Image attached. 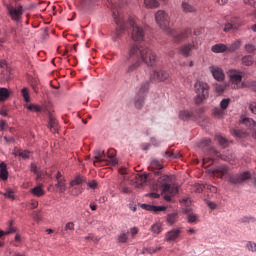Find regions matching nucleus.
Listing matches in <instances>:
<instances>
[{"mask_svg": "<svg viewBox=\"0 0 256 256\" xmlns=\"http://www.w3.org/2000/svg\"><path fill=\"white\" fill-rule=\"evenodd\" d=\"M182 9H183L184 13H195L197 11L195 6H192L191 4H189L187 2L182 3Z\"/></svg>", "mask_w": 256, "mask_h": 256, "instance_id": "nucleus-33", "label": "nucleus"}, {"mask_svg": "<svg viewBox=\"0 0 256 256\" xmlns=\"http://www.w3.org/2000/svg\"><path fill=\"white\" fill-rule=\"evenodd\" d=\"M207 205H208L209 208L212 209V210L217 209V204H216L215 202L208 201V202H207Z\"/></svg>", "mask_w": 256, "mask_h": 256, "instance_id": "nucleus-62", "label": "nucleus"}, {"mask_svg": "<svg viewBox=\"0 0 256 256\" xmlns=\"http://www.w3.org/2000/svg\"><path fill=\"white\" fill-rule=\"evenodd\" d=\"M141 207L146 211H153L154 213H157L159 211H165L167 209V207L165 206H153L149 204H142Z\"/></svg>", "mask_w": 256, "mask_h": 256, "instance_id": "nucleus-20", "label": "nucleus"}, {"mask_svg": "<svg viewBox=\"0 0 256 256\" xmlns=\"http://www.w3.org/2000/svg\"><path fill=\"white\" fill-rule=\"evenodd\" d=\"M203 189H205V185H201V184L196 185L197 193H201V191H203Z\"/></svg>", "mask_w": 256, "mask_h": 256, "instance_id": "nucleus-64", "label": "nucleus"}, {"mask_svg": "<svg viewBox=\"0 0 256 256\" xmlns=\"http://www.w3.org/2000/svg\"><path fill=\"white\" fill-rule=\"evenodd\" d=\"M28 111H34V113H41L42 108L39 105H35V104H30L28 106H26Z\"/></svg>", "mask_w": 256, "mask_h": 256, "instance_id": "nucleus-44", "label": "nucleus"}, {"mask_svg": "<svg viewBox=\"0 0 256 256\" xmlns=\"http://www.w3.org/2000/svg\"><path fill=\"white\" fill-rule=\"evenodd\" d=\"M151 231H152V233H156L157 235H159V233H161L163 231L161 223H156V224L152 225Z\"/></svg>", "mask_w": 256, "mask_h": 256, "instance_id": "nucleus-43", "label": "nucleus"}, {"mask_svg": "<svg viewBox=\"0 0 256 256\" xmlns=\"http://www.w3.org/2000/svg\"><path fill=\"white\" fill-rule=\"evenodd\" d=\"M249 109H250L251 113H253L254 115H256V102H252V103L249 105Z\"/></svg>", "mask_w": 256, "mask_h": 256, "instance_id": "nucleus-59", "label": "nucleus"}, {"mask_svg": "<svg viewBox=\"0 0 256 256\" xmlns=\"http://www.w3.org/2000/svg\"><path fill=\"white\" fill-rule=\"evenodd\" d=\"M229 103H231V99H229V98L223 99L220 102L221 109H223V111H225V109H227L229 107Z\"/></svg>", "mask_w": 256, "mask_h": 256, "instance_id": "nucleus-52", "label": "nucleus"}, {"mask_svg": "<svg viewBox=\"0 0 256 256\" xmlns=\"http://www.w3.org/2000/svg\"><path fill=\"white\" fill-rule=\"evenodd\" d=\"M223 110L222 109H220V108H214L213 109V115L215 116V117H223Z\"/></svg>", "mask_w": 256, "mask_h": 256, "instance_id": "nucleus-55", "label": "nucleus"}, {"mask_svg": "<svg viewBox=\"0 0 256 256\" xmlns=\"http://www.w3.org/2000/svg\"><path fill=\"white\" fill-rule=\"evenodd\" d=\"M188 223H199V215L195 213L188 214Z\"/></svg>", "mask_w": 256, "mask_h": 256, "instance_id": "nucleus-46", "label": "nucleus"}, {"mask_svg": "<svg viewBox=\"0 0 256 256\" xmlns=\"http://www.w3.org/2000/svg\"><path fill=\"white\" fill-rule=\"evenodd\" d=\"M130 233H131L132 237H135V235H137V233H139V229L137 227H133L130 229Z\"/></svg>", "mask_w": 256, "mask_h": 256, "instance_id": "nucleus-61", "label": "nucleus"}, {"mask_svg": "<svg viewBox=\"0 0 256 256\" xmlns=\"http://www.w3.org/2000/svg\"><path fill=\"white\" fill-rule=\"evenodd\" d=\"M31 193L36 197H43V195H45V190H43L41 186H36L31 189Z\"/></svg>", "mask_w": 256, "mask_h": 256, "instance_id": "nucleus-34", "label": "nucleus"}, {"mask_svg": "<svg viewBox=\"0 0 256 256\" xmlns=\"http://www.w3.org/2000/svg\"><path fill=\"white\" fill-rule=\"evenodd\" d=\"M4 197H7L8 199H15V195H13V191L8 190L4 193Z\"/></svg>", "mask_w": 256, "mask_h": 256, "instance_id": "nucleus-58", "label": "nucleus"}, {"mask_svg": "<svg viewBox=\"0 0 256 256\" xmlns=\"http://www.w3.org/2000/svg\"><path fill=\"white\" fill-rule=\"evenodd\" d=\"M229 179V183H231L232 185H240V183H243L249 179H251V173L249 172H243L240 174H233V175H228Z\"/></svg>", "mask_w": 256, "mask_h": 256, "instance_id": "nucleus-9", "label": "nucleus"}, {"mask_svg": "<svg viewBox=\"0 0 256 256\" xmlns=\"http://www.w3.org/2000/svg\"><path fill=\"white\" fill-rule=\"evenodd\" d=\"M144 103H145V96H143V95H141V96L136 95L135 102H134V105H135L136 109H142Z\"/></svg>", "mask_w": 256, "mask_h": 256, "instance_id": "nucleus-32", "label": "nucleus"}, {"mask_svg": "<svg viewBox=\"0 0 256 256\" xmlns=\"http://www.w3.org/2000/svg\"><path fill=\"white\" fill-rule=\"evenodd\" d=\"M88 187H90V189H97V181L92 180L88 183Z\"/></svg>", "mask_w": 256, "mask_h": 256, "instance_id": "nucleus-60", "label": "nucleus"}, {"mask_svg": "<svg viewBox=\"0 0 256 256\" xmlns=\"http://www.w3.org/2000/svg\"><path fill=\"white\" fill-rule=\"evenodd\" d=\"M136 187H143L147 183L146 174H136L134 175Z\"/></svg>", "mask_w": 256, "mask_h": 256, "instance_id": "nucleus-19", "label": "nucleus"}, {"mask_svg": "<svg viewBox=\"0 0 256 256\" xmlns=\"http://www.w3.org/2000/svg\"><path fill=\"white\" fill-rule=\"evenodd\" d=\"M159 5V0H144L146 9H157Z\"/></svg>", "mask_w": 256, "mask_h": 256, "instance_id": "nucleus-27", "label": "nucleus"}, {"mask_svg": "<svg viewBox=\"0 0 256 256\" xmlns=\"http://www.w3.org/2000/svg\"><path fill=\"white\" fill-rule=\"evenodd\" d=\"M232 29H237V26L233 25L232 23H226L224 28H223V31L225 33H229V31H232Z\"/></svg>", "mask_w": 256, "mask_h": 256, "instance_id": "nucleus-53", "label": "nucleus"}, {"mask_svg": "<svg viewBox=\"0 0 256 256\" xmlns=\"http://www.w3.org/2000/svg\"><path fill=\"white\" fill-rule=\"evenodd\" d=\"M65 231H75V224L73 222H68L65 227Z\"/></svg>", "mask_w": 256, "mask_h": 256, "instance_id": "nucleus-54", "label": "nucleus"}, {"mask_svg": "<svg viewBox=\"0 0 256 256\" xmlns=\"http://www.w3.org/2000/svg\"><path fill=\"white\" fill-rule=\"evenodd\" d=\"M83 183V177L77 176L74 180L70 182L71 187H75V185H81Z\"/></svg>", "mask_w": 256, "mask_h": 256, "instance_id": "nucleus-50", "label": "nucleus"}, {"mask_svg": "<svg viewBox=\"0 0 256 256\" xmlns=\"http://www.w3.org/2000/svg\"><path fill=\"white\" fill-rule=\"evenodd\" d=\"M135 58L137 60L125 68L126 75H131V73L137 71L141 67V61L148 65V67H155V65H157V55L145 46H138L134 44L130 47L128 59Z\"/></svg>", "mask_w": 256, "mask_h": 256, "instance_id": "nucleus-2", "label": "nucleus"}, {"mask_svg": "<svg viewBox=\"0 0 256 256\" xmlns=\"http://www.w3.org/2000/svg\"><path fill=\"white\" fill-rule=\"evenodd\" d=\"M231 135H233V137H236V139H245V137H247V132L239 129H234L231 130Z\"/></svg>", "mask_w": 256, "mask_h": 256, "instance_id": "nucleus-30", "label": "nucleus"}, {"mask_svg": "<svg viewBox=\"0 0 256 256\" xmlns=\"http://www.w3.org/2000/svg\"><path fill=\"white\" fill-rule=\"evenodd\" d=\"M94 159V165H97V163H107L108 161L105 151L103 150H96Z\"/></svg>", "mask_w": 256, "mask_h": 256, "instance_id": "nucleus-18", "label": "nucleus"}, {"mask_svg": "<svg viewBox=\"0 0 256 256\" xmlns=\"http://www.w3.org/2000/svg\"><path fill=\"white\" fill-rule=\"evenodd\" d=\"M149 85H150L149 81L142 83L137 95L139 97H141V95H143V97H145V95H147V92L149 91Z\"/></svg>", "mask_w": 256, "mask_h": 256, "instance_id": "nucleus-28", "label": "nucleus"}, {"mask_svg": "<svg viewBox=\"0 0 256 256\" xmlns=\"http://www.w3.org/2000/svg\"><path fill=\"white\" fill-rule=\"evenodd\" d=\"M129 241V231L122 232L118 235V243H127Z\"/></svg>", "mask_w": 256, "mask_h": 256, "instance_id": "nucleus-39", "label": "nucleus"}, {"mask_svg": "<svg viewBox=\"0 0 256 256\" xmlns=\"http://www.w3.org/2000/svg\"><path fill=\"white\" fill-rule=\"evenodd\" d=\"M8 127L9 125L7 124V121L5 120L0 121V131H6Z\"/></svg>", "mask_w": 256, "mask_h": 256, "instance_id": "nucleus-56", "label": "nucleus"}, {"mask_svg": "<svg viewBox=\"0 0 256 256\" xmlns=\"http://www.w3.org/2000/svg\"><path fill=\"white\" fill-rule=\"evenodd\" d=\"M151 168L155 175H159L161 169H163V164L159 160H153L151 162Z\"/></svg>", "mask_w": 256, "mask_h": 256, "instance_id": "nucleus-23", "label": "nucleus"}, {"mask_svg": "<svg viewBox=\"0 0 256 256\" xmlns=\"http://www.w3.org/2000/svg\"><path fill=\"white\" fill-rule=\"evenodd\" d=\"M242 124L245 125L246 127H248L249 129H253V127L256 126L255 120H253L251 118L242 119Z\"/></svg>", "mask_w": 256, "mask_h": 256, "instance_id": "nucleus-37", "label": "nucleus"}, {"mask_svg": "<svg viewBox=\"0 0 256 256\" xmlns=\"http://www.w3.org/2000/svg\"><path fill=\"white\" fill-rule=\"evenodd\" d=\"M0 179L3 181L9 179V172L7 171V164L5 162L0 163Z\"/></svg>", "mask_w": 256, "mask_h": 256, "instance_id": "nucleus-22", "label": "nucleus"}, {"mask_svg": "<svg viewBox=\"0 0 256 256\" xmlns=\"http://www.w3.org/2000/svg\"><path fill=\"white\" fill-rule=\"evenodd\" d=\"M210 73L213 75L216 81H224L225 80V73H223V69L218 66H210L209 67Z\"/></svg>", "mask_w": 256, "mask_h": 256, "instance_id": "nucleus-14", "label": "nucleus"}, {"mask_svg": "<svg viewBox=\"0 0 256 256\" xmlns=\"http://www.w3.org/2000/svg\"><path fill=\"white\" fill-rule=\"evenodd\" d=\"M211 51L213 53H227V45L221 43L216 44L212 46Z\"/></svg>", "mask_w": 256, "mask_h": 256, "instance_id": "nucleus-24", "label": "nucleus"}, {"mask_svg": "<svg viewBox=\"0 0 256 256\" xmlns=\"http://www.w3.org/2000/svg\"><path fill=\"white\" fill-rule=\"evenodd\" d=\"M181 205L182 207H185L184 210L186 213H189V211H191V208L189 207V205H191V200H189V198L183 199L181 201Z\"/></svg>", "mask_w": 256, "mask_h": 256, "instance_id": "nucleus-45", "label": "nucleus"}, {"mask_svg": "<svg viewBox=\"0 0 256 256\" xmlns=\"http://www.w3.org/2000/svg\"><path fill=\"white\" fill-rule=\"evenodd\" d=\"M195 44H184L180 47L179 53L183 57H191V51H193Z\"/></svg>", "mask_w": 256, "mask_h": 256, "instance_id": "nucleus-17", "label": "nucleus"}, {"mask_svg": "<svg viewBox=\"0 0 256 256\" xmlns=\"http://www.w3.org/2000/svg\"><path fill=\"white\" fill-rule=\"evenodd\" d=\"M155 21L157 25H159L160 29H163L164 31H169V15L164 10H158L155 13Z\"/></svg>", "mask_w": 256, "mask_h": 256, "instance_id": "nucleus-7", "label": "nucleus"}, {"mask_svg": "<svg viewBox=\"0 0 256 256\" xmlns=\"http://www.w3.org/2000/svg\"><path fill=\"white\" fill-rule=\"evenodd\" d=\"M112 17L117 25L116 31L112 36L113 41L121 39L123 33H125L129 27L132 29L131 37L133 41H143V39H145V30L137 25L135 18H129L128 21H125V17L117 5L112 6Z\"/></svg>", "mask_w": 256, "mask_h": 256, "instance_id": "nucleus-1", "label": "nucleus"}, {"mask_svg": "<svg viewBox=\"0 0 256 256\" xmlns=\"http://www.w3.org/2000/svg\"><path fill=\"white\" fill-rule=\"evenodd\" d=\"M9 90L7 88H0V101H7L9 99Z\"/></svg>", "mask_w": 256, "mask_h": 256, "instance_id": "nucleus-38", "label": "nucleus"}, {"mask_svg": "<svg viewBox=\"0 0 256 256\" xmlns=\"http://www.w3.org/2000/svg\"><path fill=\"white\" fill-rule=\"evenodd\" d=\"M211 175L213 177H217L218 179H223L226 175H229V166L227 165H221L216 166L215 168H212L210 170Z\"/></svg>", "mask_w": 256, "mask_h": 256, "instance_id": "nucleus-12", "label": "nucleus"}, {"mask_svg": "<svg viewBox=\"0 0 256 256\" xmlns=\"http://www.w3.org/2000/svg\"><path fill=\"white\" fill-rule=\"evenodd\" d=\"M225 89H227V85L225 84H216L215 85V91L216 93H224Z\"/></svg>", "mask_w": 256, "mask_h": 256, "instance_id": "nucleus-51", "label": "nucleus"}, {"mask_svg": "<svg viewBox=\"0 0 256 256\" xmlns=\"http://www.w3.org/2000/svg\"><path fill=\"white\" fill-rule=\"evenodd\" d=\"M7 11H8V15H9L10 19H12V21H21V19L23 17V6L8 5Z\"/></svg>", "mask_w": 256, "mask_h": 256, "instance_id": "nucleus-8", "label": "nucleus"}, {"mask_svg": "<svg viewBox=\"0 0 256 256\" xmlns=\"http://www.w3.org/2000/svg\"><path fill=\"white\" fill-rule=\"evenodd\" d=\"M245 49L247 53H253L255 51V46L253 44H246Z\"/></svg>", "mask_w": 256, "mask_h": 256, "instance_id": "nucleus-57", "label": "nucleus"}, {"mask_svg": "<svg viewBox=\"0 0 256 256\" xmlns=\"http://www.w3.org/2000/svg\"><path fill=\"white\" fill-rule=\"evenodd\" d=\"M167 81L169 79V73L165 70L154 71L153 74L150 75V81Z\"/></svg>", "mask_w": 256, "mask_h": 256, "instance_id": "nucleus-15", "label": "nucleus"}, {"mask_svg": "<svg viewBox=\"0 0 256 256\" xmlns=\"http://www.w3.org/2000/svg\"><path fill=\"white\" fill-rule=\"evenodd\" d=\"M203 113V108L195 110V112H189L187 110L180 111L179 118L182 121H187L188 119H201V114Z\"/></svg>", "mask_w": 256, "mask_h": 256, "instance_id": "nucleus-11", "label": "nucleus"}, {"mask_svg": "<svg viewBox=\"0 0 256 256\" xmlns=\"http://www.w3.org/2000/svg\"><path fill=\"white\" fill-rule=\"evenodd\" d=\"M78 3L81 5V7H91L93 3H95V0H78Z\"/></svg>", "mask_w": 256, "mask_h": 256, "instance_id": "nucleus-48", "label": "nucleus"}, {"mask_svg": "<svg viewBox=\"0 0 256 256\" xmlns=\"http://www.w3.org/2000/svg\"><path fill=\"white\" fill-rule=\"evenodd\" d=\"M254 61H253V56L248 55V56H244L242 58V64L245 65V67H251V65H253Z\"/></svg>", "mask_w": 256, "mask_h": 256, "instance_id": "nucleus-40", "label": "nucleus"}, {"mask_svg": "<svg viewBox=\"0 0 256 256\" xmlns=\"http://www.w3.org/2000/svg\"><path fill=\"white\" fill-rule=\"evenodd\" d=\"M210 145H211V139L204 138L199 142L198 147H200V149H205V147H210Z\"/></svg>", "mask_w": 256, "mask_h": 256, "instance_id": "nucleus-42", "label": "nucleus"}, {"mask_svg": "<svg viewBox=\"0 0 256 256\" xmlns=\"http://www.w3.org/2000/svg\"><path fill=\"white\" fill-rule=\"evenodd\" d=\"M181 228H174L168 231L165 235V241L172 243V241H177L181 235Z\"/></svg>", "mask_w": 256, "mask_h": 256, "instance_id": "nucleus-13", "label": "nucleus"}, {"mask_svg": "<svg viewBox=\"0 0 256 256\" xmlns=\"http://www.w3.org/2000/svg\"><path fill=\"white\" fill-rule=\"evenodd\" d=\"M33 218L35 221H41V214L39 212H33Z\"/></svg>", "mask_w": 256, "mask_h": 256, "instance_id": "nucleus-63", "label": "nucleus"}, {"mask_svg": "<svg viewBox=\"0 0 256 256\" xmlns=\"http://www.w3.org/2000/svg\"><path fill=\"white\" fill-rule=\"evenodd\" d=\"M215 139L219 143V145H221V147H227L229 145V140L223 137V135H216Z\"/></svg>", "mask_w": 256, "mask_h": 256, "instance_id": "nucleus-36", "label": "nucleus"}, {"mask_svg": "<svg viewBox=\"0 0 256 256\" xmlns=\"http://www.w3.org/2000/svg\"><path fill=\"white\" fill-rule=\"evenodd\" d=\"M215 159H222V161H230L231 159L225 155H221V153L215 148H209L208 153L206 157L203 158V164L204 165H213V161Z\"/></svg>", "mask_w": 256, "mask_h": 256, "instance_id": "nucleus-6", "label": "nucleus"}, {"mask_svg": "<svg viewBox=\"0 0 256 256\" xmlns=\"http://www.w3.org/2000/svg\"><path fill=\"white\" fill-rule=\"evenodd\" d=\"M194 91L196 96L194 97V103L196 105H201L205 99L209 98V84L203 81H197L194 84Z\"/></svg>", "mask_w": 256, "mask_h": 256, "instance_id": "nucleus-4", "label": "nucleus"}, {"mask_svg": "<svg viewBox=\"0 0 256 256\" xmlns=\"http://www.w3.org/2000/svg\"><path fill=\"white\" fill-rule=\"evenodd\" d=\"M243 75H245V73L241 70L232 69L228 71L232 89H241V87H243Z\"/></svg>", "mask_w": 256, "mask_h": 256, "instance_id": "nucleus-5", "label": "nucleus"}, {"mask_svg": "<svg viewBox=\"0 0 256 256\" xmlns=\"http://www.w3.org/2000/svg\"><path fill=\"white\" fill-rule=\"evenodd\" d=\"M165 157H167L168 159H181V153L179 151L169 149L165 152Z\"/></svg>", "mask_w": 256, "mask_h": 256, "instance_id": "nucleus-25", "label": "nucleus"}, {"mask_svg": "<svg viewBox=\"0 0 256 256\" xmlns=\"http://www.w3.org/2000/svg\"><path fill=\"white\" fill-rule=\"evenodd\" d=\"M246 249H248V251H251L252 253H256V243L253 241L247 242Z\"/></svg>", "mask_w": 256, "mask_h": 256, "instance_id": "nucleus-49", "label": "nucleus"}, {"mask_svg": "<svg viewBox=\"0 0 256 256\" xmlns=\"http://www.w3.org/2000/svg\"><path fill=\"white\" fill-rule=\"evenodd\" d=\"M31 153L27 150H24V151H21V150H17L15 152V156H19V157H22V159H29Z\"/></svg>", "mask_w": 256, "mask_h": 256, "instance_id": "nucleus-41", "label": "nucleus"}, {"mask_svg": "<svg viewBox=\"0 0 256 256\" xmlns=\"http://www.w3.org/2000/svg\"><path fill=\"white\" fill-rule=\"evenodd\" d=\"M158 183L161 185L162 188V195L165 201H171L172 197H175L177 195V192L179 191V188L177 186L171 184V177L167 175H162L158 179Z\"/></svg>", "mask_w": 256, "mask_h": 256, "instance_id": "nucleus-3", "label": "nucleus"}, {"mask_svg": "<svg viewBox=\"0 0 256 256\" xmlns=\"http://www.w3.org/2000/svg\"><path fill=\"white\" fill-rule=\"evenodd\" d=\"M55 187L56 189H58L59 193H65V191H67V185L65 184V179L57 180Z\"/></svg>", "mask_w": 256, "mask_h": 256, "instance_id": "nucleus-31", "label": "nucleus"}, {"mask_svg": "<svg viewBox=\"0 0 256 256\" xmlns=\"http://www.w3.org/2000/svg\"><path fill=\"white\" fill-rule=\"evenodd\" d=\"M48 127H49L50 131H52V133H57V131L59 129V123L57 122L55 117H53V115L49 116Z\"/></svg>", "mask_w": 256, "mask_h": 256, "instance_id": "nucleus-21", "label": "nucleus"}, {"mask_svg": "<svg viewBox=\"0 0 256 256\" xmlns=\"http://www.w3.org/2000/svg\"><path fill=\"white\" fill-rule=\"evenodd\" d=\"M116 156H117V152L115 151V149L113 148L108 149L107 157L109 160H107V164L111 165L112 167H115V165H117L118 163L117 158H115Z\"/></svg>", "mask_w": 256, "mask_h": 256, "instance_id": "nucleus-16", "label": "nucleus"}, {"mask_svg": "<svg viewBox=\"0 0 256 256\" xmlns=\"http://www.w3.org/2000/svg\"><path fill=\"white\" fill-rule=\"evenodd\" d=\"M177 219H179V214L177 212L170 213L166 217L168 225H175V223H177Z\"/></svg>", "mask_w": 256, "mask_h": 256, "instance_id": "nucleus-26", "label": "nucleus"}, {"mask_svg": "<svg viewBox=\"0 0 256 256\" xmlns=\"http://www.w3.org/2000/svg\"><path fill=\"white\" fill-rule=\"evenodd\" d=\"M31 171H32V173L36 174L37 179L40 181H41V179H43V177H45V174H43V172L39 171V168H37V165H35V164H31Z\"/></svg>", "mask_w": 256, "mask_h": 256, "instance_id": "nucleus-35", "label": "nucleus"}, {"mask_svg": "<svg viewBox=\"0 0 256 256\" xmlns=\"http://www.w3.org/2000/svg\"><path fill=\"white\" fill-rule=\"evenodd\" d=\"M168 33L169 35H171V37H173L174 43H181V41H185V39H187L189 35H191L189 29L182 31L168 29Z\"/></svg>", "mask_w": 256, "mask_h": 256, "instance_id": "nucleus-10", "label": "nucleus"}, {"mask_svg": "<svg viewBox=\"0 0 256 256\" xmlns=\"http://www.w3.org/2000/svg\"><path fill=\"white\" fill-rule=\"evenodd\" d=\"M239 47H241V40H236L227 46V53H235Z\"/></svg>", "mask_w": 256, "mask_h": 256, "instance_id": "nucleus-29", "label": "nucleus"}, {"mask_svg": "<svg viewBox=\"0 0 256 256\" xmlns=\"http://www.w3.org/2000/svg\"><path fill=\"white\" fill-rule=\"evenodd\" d=\"M21 93L24 98V101H26V103H29L31 101V97L29 96V89L23 88Z\"/></svg>", "mask_w": 256, "mask_h": 256, "instance_id": "nucleus-47", "label": "nucleus"}]
</instances>
